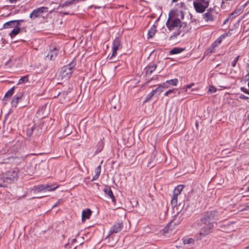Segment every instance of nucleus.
I'll return each instance as SVG.
<instances>
[{
  "label": "nucleus",
  "mask_w": 249,
  "mask_h": 249,
  "mask_svg": "<svg viewBox=\"0 0 249 249\" xmlns=\"http://www.w3.org/2000/svg\"><path fill=\"white\" fill-rule=\"evenodd\" d=\"M178 79L177 78L170 79L166 81V83H168L169 85H172V86H176L178 83Z\"/></svg>",
  "instance_id": "obj_29"
},
{
  "label": "nucleus",
  "mask_w": 249,
  "mask_h": 249,
  "mask_svg": "<svg viewBox=\"0 0 249 249\" xmlns=\"http://www.w3.org/2000/svg\"><path fill=\"white\" fill-rule=\"evenodd\" d=\"M99 175L95 174L92 178V181L96 180L99 178Z\"/></svg>",
  "instance_id": "obj_44"
},
{
  "label": "nucleus",
  "mask_w": 249,
  "mask_h": 249,
  "mask_svg": "<svg viewBox=\"0 0 249 249\" xmlns=\"http://www.w3.org/2000/svg\"><path fill=\"white\" fill-rule=\"evenodd\" d=\"M44 122L40 123V124L36 126L35 124L32 126L30 130H28L27 131V134L28 135H31L33 133V131L36 130L37 131H39V130L46 129V128L43 129L42 126L44 125Z\"/></svg>",
  "instance_id": "obj_18"
},
{
  "label": "nucleus",
  "mask_w": 249,
  "mask_h": 249,
  "mask_svg": "<svg viewBox=\"0 0 249 249\" xmlns=\"http://www.w3.org/2000/svg\"><path fill=\"white\" fill-rule=\"evenodd\" d=\"M249 210V205H247L246 208H244V210Z\"/></svg>",
  "instance_id": "obj_50"
},
{
  "label": "nucleus",
  "mask_w": 249,
  "mask_h": 249,
  "mask_svg": "<svg viewBox=\"0 0 249 249\" xmlns=\"http://www.w3.org/2000/svg\"><path fill=\"white\" fill-rule=\"evenodd\" d=\"M121 48L122 44L121 39L119 37H116L113 42L112 53L110 57V59L116 55L117 51Z\"/></svg>",
  "instance_id": "obj_10"
},
{
  "label": "nucleus",
  "mask_w": 249,
  "mask_h": 249,
  "mask_svg": "<svg viewBox=\"0 0 249 249\" xmlns=\"http://www.w3.org/2000/svg\"><path fill=\"white\" fill-rule=\"evenodd\" d=\"M247 191L249 192V186L247 187Z\"/></svg>",
  "instance_id": "obj_54"
},
{
  "label": "nucleus",
  "mask_w": 249,
  "mask_h": 249,
  "mask_svg": "<svg viewBox=\"0 0 249 249\" xmlns=\"http://www.w3.org/2000/svg\"><path fill=\"white\" fill-rule=\"evenodd\" d=\"M58 186L56 185L41 184L34 186V191L36 193L46 191H53L58 188Z\"/></svg>",
  "instance_id": "obj_6"
},
{
  "label": "nucleus",
  "mask_w": 249,
  "mask_h": 249,
  "mask_svg": "<svg viewBox=\"0 0 249 249\" xmlns=\"http://www.w3.org/2000/svg\"><path fill=\"white\" fill-rule=\"evenodd\" d=\"M157 68V65L155 64H150L146 68L145 74L146 76H149L152 72L155 70Z\"/></svg>",
  "instance_id": "obj_19"
},
{
  "label": "nucleus",
  "mask_w": 249,
  "mask_h": 249,
  "mask_svg": "<svg viewBox=\"0 0 249 249\" xmlns=\"http://www.w3.org/2000/svg\"><path fill=\"white\" fill-rule=\"evenodd\" d=\"M215 48L213 47V46H211L208 49H207V52L208 53H212L213 52H214Z\"/></svg>",
  "instance_id": "obj_34"
},
{
  "label": "nucleus",
  "mask_w": 249,
  "mask_h": 249,
  "mask_svg": "<svg viewBox=\"0 0 249 249\" xmlns=\"http://www.w3.org/2000/svg\"><path fill=\"white\" fill-rule=\"evenodd\" d=\"M123 227V224L122 222H119L115 223L110 229L109 235L112 233H116L119 231H121Z\"/></svg>",
  "instance_id": "obj_12"
},
{
  "label": "nucleus",
  "mask_w": 249,
  "mask_h": 249,
  "mask_svg": "<svg viewBox=\"0 0 249 249\" xmlns=\"http://www.w3.org/2000/svg\"><path fill=\"white\" fill-rule=\"evenodd\" d=\"M156 32V27L155 25H153L148 32V38H152L155 35Z\"/></svg>",
  "instance_id": "obj_25"
},
{
  "label": "nucleus",
  "mask_w": 249,
  "mask_h": 249,
  "mask_svg": "<svg viewBox=\"0 0 249 249\" xmlns=\"http://www.w3.org/2000/svg\"><path fill=\"white\" fill-rule=\"evenodd\" d=\"M223 227L224 228L223 230L226 231V228H226V225H223V226H221V228H223Z\"/></svg>",
  "instance_id": "obj_51"
},
{
  "label": "nucleus",
  "mask_w": 249,
  "mask_h": 249,
  "mask_svg": "<svg viewBox=\"0 0 249 249\" xmlns=\"http://www.w3.org/2000/svg\"><path fill=\"white\" fill-rule=\"evenodd\" d=\"M45 110H37L36 116L39 119L45 118L48 114V111L45 112Z\"/></svg>",
  "instance_id": "obj_21"
},
{
  "label": "nucleus",
  "mask_w": 249,
  "mask_h": 249,
  "mask_svg": "<svg viewBox=\"0 0 249 249\" xmlns=\"http://www.w3.org/2000/svg\"><path fill=\"white\" fill-rule=\"evenodd\" d=\"M241 13V10L240 9H235L234 11H233L229 15V17L231 19L233 18H234L237 17V16L239 15Z\"/></svg>",
  "instance_id": "obj_27"
},
{
  "label": "nucleus",
  "mask_w": 249,
  "mask_h": 249,
  "mask_svg": "<svg viewBox=\"0 0 249 249\" xmlns=\"http://www.w3.org/2000/svg\"><path fill=\"white\" fill-rule=\"evenodd\" d=\"M166 25L170 31L176 30L169 38V40H174L180 34V29L182 27V23L180 20L175 17H171L169 15L166 21Z\"/></svg>",
  "instance_id": "obj_1"
},
{
  "label": "nucleus",
  "mask_w": 249,
  "mask_h": 249,
  "mask_svg": "<svg viewBox=\"0 0 249 249\" xmlns=\"http://www.w3.org/2000/svg\"><path fill=\"white\" fill-rule=\"evenodd\" d=\"M76 238H73L71 240V244H72L73 243H74L75 242H76Z\"/></svg>",
  "instance_id": "obj_49"
},
{
  "label": "nucleus",
  "mask_w": 249,
  "mask_h": 249,
  "mask_svg": "<svg viewBox=\"0 0 249 249\" xmlns=\"http://www.w3.org/2000/svg\"><path fill=\"white\" fill-rule=\"evenodd\" d=\"M239 58V56H237L231 62V66L234 67L236 66V63L238 61Z\"/></svg>",
  "instance_id": "obj_35"
},
{
  "label": "nucleus",
  "mask_w": 249,
  "mask_h": 249,
  "mask_svg": "<svg viewBox=\"0 0 249 249\" xmlns=\"http://www.w3.org/2000/svg\"><path fill=\"white\" fill-rule=\"evenodd\" d=\"M0 187H5V184H4L2 180H0Z\"/></svg>",
  "instance_id": "obj_46"
},
{
  "label": "nucleus",
  "mask_w": 249,
  "mask_h": 249,
  "mask_svg": "<svg viewBox=\"0 0 249 249\" xmlns=\"http://www.w3.org/2000/svg\"><path fill=\"white\" fill-rule=\"evenodd\" d=\"M160 86L162 87V89H167L169 87V84L168 83L165 82L161 84H160Z\"/></svg>",
  "instance_id": "obj_38"
},
{
  "label": "nucleus",
  "mask_w": 249,
  "mask_h": 249,
  "mask_svg": "<svg viewBox=\"0 0 249 249\" xmlns=\"http://www.w3.org/2000/svg\"><path fill=\"white\" fill-rule=\"evenodd\" d=\"M91 214V211L90 209H87V210H83L82 213V221H85L87 219H89Z\"/></svg>",
  "instance_id": "obj_20"
},
{
  "label": "nucleus",
  "mask_w": 249,
  "mask_h": 249,
  "mask_svg": "<svg viewBox=\"0 0 249 249\" xmlns=\"http://www.w3.org/2000/svg\"><path fill=\"white\" fill-rule=\"evenodd\" d=\"M218 44H216V43L214 41L211 46H213L214 48L218 46Z\"/></svg>",
  "instance_id": "obj_48"
},
{
  "label": "nucleus",
  "mask_w": 249,
  "mask_h": 249,
  "mask_svg": "<svg viewBox=\"0 0 249 249\" xmlns=\"http://www.w3.org/2000/svg\"><path fill=\"white\" fill-rule=\"evenodd\" d=\"M101 166L100 165H99L95 169V174L99 176L100 174V173H101Z\"/></svg>",
  "instance_id": "obj_33"
},
{
  "label": "nucleus",
  "mask_w": 249,
  "mask_h": 249,
  "mask_svg": "<svg viewBox=\"0 0 249 249\" xmlns=\"http://www.w3.org/2000/svg\"><path fill=\"white\" fill-rule=\"evenodd\" d=\"M23 100V93L19 92L16 94L12 101V107H19L21 108L24 107L23 105L21 103V102Z\"/></svg>",
  "instance_id": "obj_7"
},
{
  "label": "nucleus",
  "mask_w": 249,
  "mask_h": 249,
  "mask_svg": "<svg viewBox=\"0 0 249 249\" xmlns=\"http://www.w3.org/2000/svg\"><path fill=\"white\" fill-rule=\"evenodd\" d=\"M245 249H249V246H248V247H247L245 248Z\"/></svg>",
  "instance_id": "obj_55"
},
{
  "label": "nucleus",
  "mask_w": 249,
  "mask_h": 249,
  "mask_svg": "<svg viewBox=\"0 0 249 249\" xmlns=\"http://www.w3.org/2000/svg\"><path fill=\"white\" fill-rule=\"evenodd\" d=\"M19 170L18 168H13L0 175V180H2L5 186L7 184L11 183L16 180L18 177Z\"/></svg>",
  "instance_id": "obj_2"
},
{
  "label": "nucleus",
  "mask_w": 249,
  "mask_h": 249,
  "mask_svg": "<svg viewBox=\"0 0 249 249\" xmlns=\"http://www.w3.org/2000/svg\"><path fill=\"white\" fill-rule=\"evenodd\" d=\"M172 222H171L168 224V225L167 226V231H169V230L172 231V229L170 228V227H171V226H172Z\"/></svg>",
  "instance_id": "obj_43"
},
{
  "label": "nucleus",
  "mask_w": 249,
  "mask_h": 249,
  "mask_svg": "<svg viewBox=\"0 0 249 249\" xmlns=\"http://www.w3.org/2000/svg\"><path fill=\"white\" fill-rule=\"evenodd\" d=\"M194 241V240L193 238H188L184 239L183 241V243L185 244H190L192 243Z\"/></svg>",
  "instance_id": "obj_32"
},
{
  "label": "nucleus",
  "mask_w": 249,
  "mask_h": 249,
  "mask_svg": "<svg viewBox=\"0 0 249 249\" xmlns=\"http://www.w3.org/2000/svg\"><path fill=\"white\" fill-rule=\"evenodd\" d=\"M243 91H244L245 92H246V93H247V92H247V91H244V90H243Z\"/></svg>",
  "instance_id": "obj_58"
},
{
  "label": "nucleus",
  "mask_w": 249,
  "mask_h": 249,
  "mask_svg": "<svg viewBox=\"0 0 249 249\" xmlns=\"http://www.w3.org/2000/svg\"><path fill=\"white\" fill-rule=\"evenodd\" d=\"M24 20L23 19H20V20H15V21L16 22V26H17L18 27H19V25L24 21Z\"/></svg>",
  "instance_id": "obj_40"
},
{
  "label": "nucleus",
  "mask_w": 249,
  "mask_h": 249,
  "mask_svg": "<svg viewBox=\"0 0 249 249\" xmlns=\"http://www.w3.org/2000/svg\"><path fill=\"white\" fill-rule=\"evenodd\" d=\"M240 98L241 99H244L245 98V96L244 95H241L240 96Z\"/></svg>",
  "instance_id": "obj_53"
},
{
  "label": "nucleus",
  "mask_w": 249,
  "mask_h": 249,
  "mask_svg": "<svg viewBox=\"0 0 249 249\" xmlns=\"http://www.w3.org/2000/svg\"><path fill=\"white\" fill-rule=\"evenodd\" d=\"M116 107L115 106H114V109H115V108H116Z\"/></svg>",
  "instance_id": "obj_59"
},
{
  "label": "nucleus",
  "mask_w": 249,
  "mask_h": 249,
  "mask_svg": "<svg viewBox=\"0 0 249 249\" xmlns=\"http://www.w3.org/2000/svg\"><path fill=\"white\" fill-rule=\"evenodd\" d=\"M231 19V18H230V17L229 16H228L226 19L225 20H224V22H223V24H226L229 20Z\"/></svg>",
  "instance_id": "obj_45"
},
{
  "label": "nucleus",
  "mask_w": 249,
  "mask_h": 249,
  "mask_svg": "<svg viewBox=\"0 0 249 249\" xmlns=\"http://www.w3.org/2000/svg\"><path fill=\"white\" fill-rule=\"evenodd\" d=\"M210 0H195L193 5L196 11L202 13L208 7Z\"/></svg>",
  "instance_id": "obj_4"
},
{
  "label": "nucleus",
  "mask_w": 249,
  "mask_h": 249,
  "mask_svg": "<svg viewBox=\"0 0 249 249\" xmlns=\"http://www.w3.org/2000/svg\"><path fill=\"white\" fill-rule=\"evenodd\" d=\"M183 189V186L180 185L176 187L173 193V197L171 201V205L173 207L177 206L178 204V196L180 194Z\"/></svg>",
  "instance_id": "obj_8"
},
{
  "label": "nucleus",
  "mask_w": 249,
  "mask_h": 249,
  "mask_svg": "<svg viewBox=\"0 0 249 249\" xmlns=\"http://www.w3.org/2000/svg\"><path fill=\"white\" fill-rule=\"evenodd\" d=\"M178 0H172L173 2H176Z\"/></svg>",
  "instance_id": "obj_56"
},
{
  "label": "nucleus",
  "mask_w": 249,
  "mask_h": 249,
  "mask_svg": "<svg viewBox=\"0 0 249 249\" xmlns=\"http://www.w3.org/2000/svg\"><path fill=\"white\" fill-rule=\"evenodd\" d=\"M75 66V63L71 62L67 65L64 66L61 69L60 74L63 78H69L73 72L72 69Z\"/></svg>",
  "instance_id": "obj_5"
},
{
  "label": "nucleus",
  "mask_w": 249,
  "mask_h": 249,
  "mask_svg": "<svg viewBox=\"0 0 249 249\" xmlns=\"http://www.w3.org/2000/svg\"><path fill=\"white\" fill-rule=\"evenodd\" d=\"M203 18L206 21H212L213 20V16L212 13V10L209 9L203 15Z\"/></svg>",
  "instance_id": "obj_17"
},
{
  "label": "nucleus",
  "mask_w": 249,
  "mask_h": 249,
  "mask_svg": "<svg viewBox=\"0 0 249 249\" xmlns=\"http://www.w3.org/2000/svg\"><path fill=\"white\" fill-rule=\"evenodd\" d=\"M104 192L106 195H107L108 197H109L111 200L112 202L114 203L115 202V196L113 194V192L110 188V187L108 186H106L105 188L104 189Z\"/></svg>",
  "instance_id": "obj_16"
},
{
  "label": "nucleus",
  "mask_w": 249,
  "mask_h": 249,
  "mask_svg": "<svg viewBox=\"0 0 249 249\" xmlns=\"http://www.w3.org/2000/svg\"><path fill=\"white\" fill-rule=\"evenodd\" d=\"M185 49L176 47L171 50L169 52L170 54H177L181 53Z\"/></svg>",
  "instance_id": "obj_23"
},
{
  "label": "nucleus",
  "mask_w": 249,
  "mask_h": 249,
  "mask_svg": "<svg viewBox=\"0 0 249 249\" xmlns=\"http://www.w3.org/2000/svg\"><path fill=\"white\" fill-rule=\"evenodd\" d=\"M15 90V87H13L11 88L9 90L7 91V92L5 93L4 99L9 98L11 97V96L13 94Z\"/></svg>",
  "instance_id": "obj_28"
},
{
  "label": "nucleus",
  "mask_w": 249,
  "mask_h": 249,
  "mask_svg": "<svg viewBox=\"0 0 249 249\" xmlns=\"http://www.w3.org/2000/svg\"><path fill=\"white\" fill-rule=\"evenodd\" d=\"M213 228V224H210L209 225H205V227L201 229L199 236H197V239L200 240L203 237L208 235L211 232V231Z\"/></svg>",
  "instance_id": "obj_9"
},
{
  "label": "nucleus",
  "mask_w": 249,
  "mask_h": 249,
  "mask_svg": "<svg viewBox=\"0 0 249 249\" xmlns=\"http://www.w3.org/2000/svg\"><path fill=\"white\" fill-rule=\"evenodd\" d=\"M215 42L216 43V44H219L221 42V40L220 38H218L215 41Z\"/></svg>",
  "instance_id": "obj_47"
},
{
  "label": "nucleus",
  "mask_w": 249,
  "mask_h": 249,
  "mask_svg": "<svg viewBox=\"0 0 249 249\" xmlns=\"http://www.w3.org/2000/svg\"><path fill=\"white\" fill-rule=\"evenodd\" d=\"M58 53V51L56 47H53L51 48L50 52L46 56L47 59L49 60H54Z\"/></svg>",
  "instance_id": "obj_14"
},
{
  "label": "nucleus",
  "mask_w": 249,
  "mask_h": 249,
  "mask_svg": "<svg viewBox=\"0 0 249 249\" xmlns=\"http://www.w3.org/2000/svg\"><path fill=\"white\" fill-rule=\"evenodd\" d=\"M47 7H41L34 9L32 12L30 14V18L32 19H34L36 18L40 17L41 14L44 12V10L47 9Z\"/></svg>",
  "instance_id": "obj_11"
},
{
  "label": "nucleus",
  "mask_w": 249,
  "mask_h": 249,
  "mask_svg": "<svg viewBox=\"0 0 249 249\" xmlns=\"http://www.w3.org/2000/svg\"><path fill=\"white\" fill-rule=\"evenodd\" d=\"M64 94H65V93H59L58 95L61 96V95H64Z\"/></svg>",
  "instance_id": "obj_52"
},
{
  "label": "nucleus",
  "mask_w": 249,
  "mask_h": 249,
  "mask_svg": "<svg viewBox=\"0 0 249 249\" xmlns=\"http://www.w3.org/2000/svg\"><path fill=\"white\" fill-rule=\"evenodd\" d=\"M163 89H162V87L160 86V85L158 86V87L154 89L153 90L155 92V93H157L158 94H160L161 92L163 91Z\"/></svg>",
  "instance_id": "obj_31"
},
{
  "label": "nucleus",
  "mask_w": 249,
  "mask_h": 249,
  "mask_svg": "<svg viewBox=\"0 0 249 249\" xmlns=\"http://www.w3.org/2000/svg\"><path fill=\"white\" fill-rule=\"evenodd\" d=\"M17 159V157H10L7 159H4L2 162H0V168L2 169L5 167V165H9L11 163L16 162Z\"/></svg>",
  "instance_id": "obj_13"
},
{
  "label": "nucleus",
  "mask_w": 249,
  "mask_h": 249,
  "mask_svg": "<svg viewBox=\"0 0 249 249\" xmlns=\"http://www.w3.org/2000/svg\"><path fill=\"white\" fill-rule=\"evenodd\" d=\"M180 94V92L177 89H170L167 91H166L164 95L165 96H169L171 98H173L175 97Z\"/></svg>",
  "instance_id": "obj_15"
},
{
  "label": "nucleus",
  "mask_w": 249,
  "mask_h": 249,
  "mask_svg": "<svg viewBox=\"0 0 249 249\" xmlns=\"http://www.w3.org/2000/svg\"><path fill=\"white\" fill-rule=\"evenodd\" d=\"M28 75H27L20 78L18 80V84H21L27 82L28 81Z\"/></svg>",
  "instance_id": "obj_30"
},
{
  "label": "nucleus",
  "mask_w": 249,
  "mask_h": 249,
  "mask_svg": "<svg viewBox=\"0 0 249 249\" xmlns=\"http://www.w3.org/2000/svg\"><path fill=\"white\" fill-rule=\"evenodd\" d=\"M20 30L21 29L19 27L16 26L15 27H14V28L12 30V31L9 33L10 36L12 38L16 36L19 33Z\"/></svg>",
  "instance_id": "obj_22"
},
{
  "label": "nucleus",
  "mask_w": 249,
  "mask_h": 249,
  "mask_svg": "<svg viewBox=\"0 0 249 249\" xmlns=\"http://www.w3.org/2000/svg\"><path fill=\"white\" fill-rule=\"evenodd\" d=\"M216 89L215 88V87H214L213 86H211L210 87V88L209 89L208 92H209L210 93H213V92H215L216 91Z\"/></svg>",
  "instance_id": "obj_36"
},
{
  "label": "nucleus",
  "mask_w": 249,
  "mask_h": 249,
  "mask_svg": "<svg viewBox=\"0 0 249 249\" xmlns=\"http://www.w3.org/2000/svg\"><path fill=\"white\" fill-rule=\"evenodd\" d=\"M62 202L61 199H59L58 201L52 206V208L58 206Z\"/></svg>",
  "instance_id": "obj_39"
},
{
  "label": "nucleus",
  "mask_w": 249,
  "mask_h": 249,
  "mask_svg": "<svg viewBox=\"0 0 249 249\" xmlns=\"http://www.w3.org/2000/svg\"><path fill=\"white\" fill-rule=\"evenodd\" d=\"M246 70L247 72H248V74L246 75V77L247 80L249 79V64H247Z\"/></svg>",
  "instance_id": "obj_42"
},
{
  "label": "nucleus",
  "mask_w": 249,
  "mask_h": 249,
  "mask_svg": "<svg viewBox=\"0 0 249 249\" xmlns=\"http://www.w3.org/2000/svg\"><path fill=\"white\" fill-rule=\"evenodd\" d=\"M16 26L15 20H11L5 23L3 25L4 28H13Z\"/></svg>",
  "instance_id": "obj_26"
},
{
  "label": "nucleus",
  "mask_w": 249,
  "mask_h": 249,
  "mask_svg": "<svg viewBox=\"0 0 249 249\" xmlns=\"http://www.w3.org/2000/svg\"><path fill=\"white\" fill-rule=\"evenodd\" d=\"M156 94L154 91L153 90L150 93H149L146 96V99H150L152 97Z\"/></svg>",
  "instance_id": "obj_37"
},
{
  "label": "nucleus",
  "mask_w": 249,
  "mask_h": 249,
  "mask_svg": "<svg viewBox=\"0 0 249 249\" xmlns=\"http://www.w3.org/2000/svg\"><path fill=\"white\" fill-rule=\"evenodd\" d=\"M194 83H192L191 84H190V85H187L185 86H184V87L183 88V89H185V91H187V90L188 89H190L191 88L193 85H194Z\"/></svg>",
  "instance_id": "obj_41"
},
{
  "label": "nucleus",
  "mask_w": 249,
  "mask_h": 249,
  "mask_svg": "<svg viewBox=\"0 0 249 249\" xmlns=\"http://www.w3.org/2000/svg\"><path fill=\"white\" fill-rule=\"evenodd\" d=\"M217 212L215 211L207 212L201 219V221L205 225H209L210 224H213V221L217 219Z\"/></svg>",
  "instance_id": "obj_3"
},
{
  "label": "nucleus",
  "mask_w": 249,
  "mask_h": 249,
  "mask_svg": "<svg viewBox=\"0 0 249 249\" xmlns=\"http://www.w3.org/2000/svg\"><path fill=\"white\" fill-rule=\"evenodd\" d=\"M150 162H149L148 163V166H150Z\"/></svg>",
  "instance_id": "obj_57"
},
{
  "label": "nucleus",
  "mask_w": 249,
  "mask_h": 249,
  "mask_svg": "<svg viewBox=\"0 0 249 249\" xmlns=\"http://www.w3.org/2000/svg\"><path fill=\"white\" fill-rule=\"evenodd\" d=\"M78 0H67L66 1H65L64 3H60L57 9H59L60 8H64L66 6H68L70 5H71L72 2L77 1Z\"/></svg>",
  "instance_id": "obj_24"
}]
</instances>
